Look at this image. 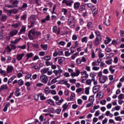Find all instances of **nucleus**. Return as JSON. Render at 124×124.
<instances>
[{
    "label": "nucleus",
    "instance_id": "obj_37",
    "mask_svg": "<svg viewBox=\"0 0 124 124\" xmlns=\"http://www.w3.org/2000/svg\"><path fill=\"white\" fill-rule=\"evenodd\" d=\"M109 70L111 74H114V73H115V69H113V66L111 65L109 66Z\"/></svg>",
    "mask_w": 124,
    "mask_h": 124
},
{
    "label": "nucleus",
    "instance_id": "obj_40",
    "mask_svg": "<svg viewBox=\"0 0 124 124\" xmlns=\"http://www.w3.org/2000/svg\"><path fill=\"white\" fill-rule=\"evenodd\" d=\"M85 5H87L89 8H91V9H93L94 8V6L93 5L92 3L85 4Z\"/></svg>",
    "mask_w": 124,
    "mask_h": 124
},
{
    "label": "nucleus",
    "instance_id": "obj_63",
    "mask_svg": "<svg viewBox=\"0 0 124 124\" xmlns=\"http://www.w3.org/2000/svg\"><path fill=\"white\" fill-rule=\"evenodd\" d=\"M99 96V97H103V93L101 92H99V93H97L96 94V96Z\"/></svg>",
    "mask_w": 124,
    "mask_h": 124
},
{
    "label": "nucleus",
    "instance_id": "obj_30",
    "mask_svg": "<svg viewBox=\"0 0 124 124\" xmlns=\"http://www.w3.org/2000/svg\"><path fill=\"white\" fill-rule=\"evenodd\" d=\"M49 71V68H44L41 70V73H44V74H45Z\"/></svg>",
    "mask_w": 124,
    "mask_h": 124
},
{
    "label": "nucleus",
    "instance_id": "obj_62",
    "mask_svg": "<svg viewBox=\"0 0 124 124\" xmlns=\"http://www.w3.org/2000/svg\"><path fill=\"white\" fill-rule=\"evenodd\" d=\"M105 51L107 52V53H110V52H112V49H111V48L109 47H107L105 49Z\"/></svg>",
    "mask_w": 124,
    "mask_h": 124
},
{
    "label": "nucleus",
    "instance_id": "obj_61",
    "mask_svg": "<svg viewBox=\"0 0 124 124\" xmlns=\"http://www.w3.org/2000/svg\"><path fill=\"white\" fill-rule=\"evenodd\" d=\"M26 47H27V46L26 45H23V46H17L18 48H21L22 50H25Z\"/></svg>",
    "mask_w": 124,
    "mask_h": 124
},
{
    "label": "nucleus",
    "instance_id": "obj_49",
    "mask_svg": "<svg viewBox=\"0 0 124 124\" xmlns=\"http://www.w3.org/2000/svg\"><path fill=\"white\" fill-rule=\"evenodd\" d=\"M47 103H48V104H50V105H54V101L51 99L47 100Z\"/></svg>",
    "mask_w": 124,
    "mask_h": 124
},
{
    "label": "nucleus",
    "instance_id": "obj_56",
    "mask_svg": "<svg viewBox=\"0 0 124 124\" xmlns=\"http://www.w3.org/2000/svg\"><path fill=\"white\" fill-rule=\"evenodd\" d=\"M45 93L46 94L50 93H51V91L49 90V87H47L45 89Z\"/></svg>",
    "mask_w": 124,
    "mask_h": 124
},
{
    "label": "nucleus",
    "instance_id": "obj_42",
    "mask_svg": "<svg viewBox=\"0 0 124 124\" xmlns=\"http://www.w3.org/2000/svg\"><path fill=\"white\" fill-rule=\"evenodd\" d=\"M17 83L19 86L21 87V86H23V85H24V80H23L22 79H20L18 81Z\"/></svg>",
    "mask_w": 124,
    "mask_h": 124
},
{
    "label": "nucleus",
    "instance_id": "obj_36",
    "mask_svg": "<svg viewBox=\"0 0 124 124\" xmlns=\"http://www.w3.org/2000/svg\"><path fill=\"white\" fill-rule=\"evenodd\" d=\"M40 47L42 49H43V50H47V48H48V45L42 44Z\"/></svg>",
    "mask_w": 124,
    "mask_h": 124
},
{
    "label": "nucleus",
    "instance_id": "obj_29",
    "mask_svg": "<svg viewBox=\"0 0 124 124\" xmlns=\"http://www.w3.org/2000/svg\"><path fill=\"white\" fill-rule=\"evenodd\" d=\"M31 25L28 27L29 29L31 28H33L35 25H36V21H30Z\"/></svg>",
    "mask_w": 124,
    "mask_h": 124
},
{
    "label": "nucleus",
    "instance_id": "obj_11",
    "mask_svg": "<svg viewBox=\"0 0 124 124\" xmlns=\"http://www.w3.org/2000/svg\"><path fill=\"white\" fill-rule=\"evenodd\" d=\"M67 80L65 79H62L60 81V84L62 85H65L68 88H70V84L67 83Z\"/></svg>",
    "mask_w": 124,
    "mask_h": 124
},
{
    "label": "nucleus",
    "instance_id": "obj_57",
    "mask_svg": "<svg viewBox=\"0 0 124 124\" xmlns=\"http://www.w3.org/2000/svg\"><path fill=\"white\" fill-rule=\"evenodd\" d=\"M76 96V95L75 94V93H71V96H70V97L71 100H72V99H73V98H74V97H75Z\"/></svg>",
    "mask_w": 124,
    "mask_h": 124
},
{
    "label": "nucleus",
    "instance_id": "obj_43",
    "mask_svg": "<svg viewBox=\"0 0 124 124\" xmlns=\"http://www.w3.org/2000/svg\"><path fill=\"white\" fill-rule=\"evenodd\" d=\"M5 12L7 13V14L8 15V16H11V15L12 14V12L11 10H5Z\"/></svg>",
    "mask_w": 124,
    "mask_h": 124
},
{
    "label": "nucleus",
    "instance_id": "obj_6",
    "mask_svg": "<svg viewBox=\"0 0 124 124\" xmlns=\"http://www.w3.org/2000/svg\"><path fill=\"white\" fill-rule=\"evenodd\" d=\"M62 3L63 4H66V6L71 7L72 6V4L74 3V1H73V0H63L62 1Z\"/></svg>",
    "mask_w": 124,
    "mask_h": 124
},
{
    "label": "nucleus",
    "instance_id": "obj_59",
    "mask_svg": "<svg viewBox=\"0 0 124 124\" xmlns=\"http://www.w3.org/2000/svg\"><path fill=\"white\" fill-rule=\"evenodd\" d=\"M62 102H63V99H61L60 100H59L58 102H57L56 104L57 105H61Z\"/></svg>",
    "mask_w": 124,
    "mask_h": 124
},
{
    "label": "nucleus",
    "instance_id": "obj_21",
    "mask_svg": "<svg viewBox=\"0 0 124 124\" xmlns=\"http://www.w3.org/2000/svg\"><path fill=\"white\" fill-rule=\"evenodd\" d=\"M104 23L106 26H110V25H111L110 20H109V19H107V17L105 18V20L104 21Z\"/></svg>",
    "mask_w": 124,
    "mask_h": 124
},
{
    "label": "nucleus",
    "instance_id": "obj_38",
    "mask_svg": "<svg viewBox=\"0 0 124 124\" xmlns=\"http://www.w3.org/2000/svg\"><path fill=\"white\" fill-rule=\"evenodd\" d=\"M87 28L89 30H91V29H93V23L91 22H89L87 24Z\"/></svg>",
    "mask_w": 124,
    "mask_h": 124
},
{
    "label": "nucleus",
    "instance_id": "obj_28",
    "mask_svg": "<svg viewBox=\"0 0 124 124\" xmlns=\"http://www.w3.org/2000/svg\"><path fill=\"white\" fill-rule=\"evenodd\" d=\"M93 10L92 11V13L93 15V16H95L97 14V12H98V10L96 9L95 7L93 8Z\"/></svg>",
    "mask_w": 124,
    "mask_h": 124
},
{
    "label": "nucleus",
    "instance_id": "obj_32",
    "mask_svg": "<svg viewBox=\"0 0 124 124\" xmlns=\"http://www.w3.org/2000/svg\"><path fill=\"white\" fill-rule=\"evenodd\" d=\"M8 87H7V85L6 84H3L2 85H1L0 87V91H2V90H6L8 89Z\"/></svg>",
    "mask_w": 124,
    "mask_h": 124
},
{
    "label": "nucleus",
    "instance_id": "obj_1",
    "mask_svg": "<svg viewBox=\"0 0 124 124\" xmlns=\"http://www.w3.org/2000/svg\"><path fill=\"white\" fill-rule=\"evenodd\" d=\"M41 34V32L39 31H35L34 29H31L29 31L28 36L30 40H34L36 39L37 36Z\"/></svg>",
    "mask_w": 124,
    "mask_h": 124
},
{
    "label": "nucleus",
    "instance_id": "obj_22",
    "mask_svg": "<svg viewBox=\"0 0 124 124\" xmlns=\"http://www.w3.org/2000/svg\"><path fill=\"white\" fill-rule=\"evenodd\" d=\"M10 106V103L9 102H7L6 103V105L4 107V108L3 109V112H6L7 111V109H8V107Z\"/></svg>",
    "mask_w": 124,
    "mask_h": 124
},
{
    "label": "nucleus",
    "instance_id": "obj_48",
    "mask_svg": "<svg viewBox=\"0 0 124 124\" xmlns=\"http://www.w3.org/2000/svg\"><path fill=\"white\" fill-rule=\"evenodd\" d=\"M45 61H50L51 60V57L50 56H46L43 58Z\"/></svg>",
    "mask_w": 124,
    "mask_h": 124
},
{
    "label": "nucleus",
    "instance_id": "obj_17",
    "mask_svg": "<svg viewBox=\"0 0 124 124\" xmlns=\"http://www.w3.org/2000/svg\"><path fill=\"white\" fill-rule=\"evenodd\" d=\"M27 7H28V4L24 3L22 6L19 8V9L24 11V10L27 9Z\"/></svg>",
    "mask_w": 124,
    "mask_h": 124
},
{
    "label": "nucleus",
    "instance_id": "obj_5",
    "mask_svg": "<svg viewBox=\"0 0 124 124\" xmlns=\"http://www.w3.org/2000/svg\"><path fill=\"white\" fill-rule=\"evenodd\" d=\"M40 80L42 83L46 84L48 82V77L45 75H42L40 77Z\"/></svg>",
    "mask_w": 124,
    "mask_h": 124
},
{
    "label": "nucleus",
    "instance_id": "obj_27",
    "mask_svg": "<svg viewBox=\"0 0 124 124\" xmlns=\"http://www.w3.org/2000/svg\"><path fill=\"white\" fill-rule=\"evenodd\" d=\"M21 39H22V38H19L18 39H16L15 41H11V44H17V43H18V42H19V40H21Z\"/></svg>",
    "mask_w": 124,
    "mask_h": 124
},
{
    "label": "nucleus",
    "instance_id": "obj_33",
    "mask_svg": "<svg viewBox=\"0 0 124 124\" xmlns=\"http://www.w3.org/2000/svg\"><path fill=\"white\" fill-rule=\"evenodd\" d=\"M53 113H56L58 115L61 114V112H62V109L60 108H58L57 109H53Z\"/></svg>",
    "mask_w": 124,
    "mask_h": 124
},
{
    "label": "nucleus",
    "instance_id": "obj_47",
    "mask_svg": "<svg viewBox=\"0 0 124 124\" xmlns=\"http://www.w3.org/2000/svg\"><path fill=\"white\" fill-rule=\"evenodd\" d=\"M89 101L93 104V101H94V97L91 96L89 97Z\"/></svg>",
    "mask_w": 124,
    "mask_h": 124
},
{
    "label": "nucleus",
    "instance_id": "obj_14",
    "mask_svg": "<svg viewBox=\"0 0 124 124\" xmlns=\"http://www.w3.org/2000/svg\"><path fill=\"white\" fill-rule=\"evenodd\" d=\"M33 56H34V54L33 53H32V52L26 53L25 56L26 58H27L26 62H28L29 61V59L31 58H32Z\"/></svg>",
    "mask_w": 124,
    "mask_h": 124
},
{
    "label": "nucleus",
    "instance_id": "obj_13",
    "mask_svg": "<svg viewBox=\"0 0 124 124\" xmlns=\"http://www.w3.org/2000/svg\"><path fill=\"white\" fill-rule=\"evenodd\" d=\"M14 69V68L13 67V66H12V65H8L7 67L6 68L7 73H12V71H13Z\"/></svg>",
    "mask_w": 124,
    "mask_h": 124
},
{
    "label": "nucleus",
    "instance_id": "obj_20",
    "mask_svg": "<svg viewBox=\"0 0 124 124\" xmlns=\"http://www.w3.org/2000/svg\"><path fill=\"white\" fill-rule=\"evenodd\" d=\"M36 17L35 16V15H31L30 16L29 18V21H30V22L36 21Z\"/></svg>",
    "mask_w": 124,
    "mask_h": 124
},
{
    "label": "nucleus",
    "instance_id": "obj_2",
    "mask_svg": "<svg viewBox=\"0 0 124 124\" xmlns=\"http://www.w3.org/2000/svg\"><path fill=\"white\" fill-rule=\"evenodd\" d=\"M99 81L101 84H104L106 81H108V77L106 76H102V72H99L98 74Z\"/></svg>",
    "mask_w": 124,
    "mask_h": 124
},
{
    "label": "nucleus",
    "instance_id": "obj_31",
    "mask_svg": "<svg viewBox=\"0 0 124 124\" xmlns=\"http://www.w3.org/2000/svg\"><path fill=\"white\" fill-rule=\"evenodd\" d=\"M10 47L12 50H16L17 49V46L13 44H10Z\"/></svg>",
    "mask_w": 124,
    "mask_h": 124
},
{
    "label": "nucleus",
    "instance_id": "obj_39",
    "mask_svg": "<svg viewBox=\"0 0 124 124\" xmlns=\"http://www.w3.org/2000/svg\"><path fill=\"white\" fill-rule=\"evenodd\" d=\"M39 95L40 97L41 100H45V99H46V97L44 96V94L40 93Z\"/></svg>",
    "mask_w": 124,
    "mask_h": 124
},
{
    "label": "nucleus",
    "instance_id": "obj_41",
    "mask_svg": "<svg viewBox=\"0 0 124 124\" xmlns=\"http://www.w3.org/2000/svg\"><path fill=\"white\" fill-rule=\"evenodd\" d=\"M15 79V76L12 77L8 81V84L9 85L10 83H12L13 80Z\"/></svg>",
    "mask_w": 124,
    "mask_h": 124
},
{
    "label": "nucleus",
    "instance_id": "obj_24",
    "mask_svg": "<svg viewBox=\"0 0 124 124\" xmlns=\"http://www.w3.org/2000/svg\"><path fill=\"white\" fill-rule=\"evenodd\" d=\"M26 31V26H23L22 29L20 30L18 34H22V33H25Z\"/></svg>",
    "mask_w": 124,
    "mask_h": 124
},
{
    "label": "nucleus",
    "instance_id": "obj_45",
    "mask_svg": "<svg viewBox=\"0 0 124 124\" xmlns=\"http://www.w3.org/2000/svg\"><path fill=\"white\" fill-rule=\"evenodd\" d=\"M115 120L117 122H122V121H123V118H122L121 116H117L115 117Z\"/></svg>",
    "mask_w": 124,
    "mask_h": 124
},
{
    "label": "nucleus",
    "instance_id": "obj_9",
    "mask_svg": "<svg viewBox=\"0 0 124 124\" xmlns=\"http://www.w3.org/2000/svg\"><path fill=\"white\" fill-rule=\"evenodd\" d=\"M10 3L14 6V7H18L19 4V0H11Z\"/></svg>",
    "mask_w": 124,
    "mask_h": 124
},
{
    "label": "nucleus",
    "instance_id": "obj_55",
    "mask_svg": "<svg viewBox=\"0 0 124 124\" xmlns=\"http://www.w3.org/2000/svg\"><path fill=\"white\" fill-rule=\"evenodd\" d=\"M27 14H24L23 16H21V20H24V21L27 20Z\"/></svg>",
    "mask_w": 124,
    "mask_h": 124
},
{
    "label": "nucleus",
    "instance_id": "obj_4",
    "mask_svg": "<svg viewBox=\"0 0 124 124\" xmlns=\"http://www.w3.org/2000/svg\"><path fill=\"white\" fill-rule=\"evenodd\" d=\"M74 16H70L68 20V24L69 25L70 28H73L75 26V22Z\"/></svg>",
    "mask_w": 124,
    "mask_h": 124
},
{
    "label": "nucleus",
    "instance_id": "obj_64",
    "mask_svg": "<svg viewBox=\"0 0 124 124\" xmlns=\"http://www.w3.org/2000/svg\"><path fill=\"white\" fill-rule=\"evenodd\" d=\"M83 91V88H78L76 90V93H81Z\"/></svg>",
    "mask_w": 124,
    "mask_h": 124
},
{
    "label": "nucleus",
    "instance_id": "obj_18",
    "mask_svg": "<svg viewBox=\"0 0 124 124\" xmlns=\"http://www.w3.org/2000/svg\"><path fill=\"white\" fill-rule=\"evenodd\" d=\"M99 88H100V86L99 85H96L93 87V93H96V91H97V90H99Z\"/></svg>",
    "mask_w": 124,
    "mask_h": 124
},
{
    "label": "nucleus",
    "instance_id": "obj_51",
    "mask_svg": "<svg viewBox=\"0 0 124 124\" xmlns=\"http://www.w3.org/2000/svg\"><path fill=\"white\" fill-rule=\"evenodd\" d=\"M67 103H65L64 105L62 106V108H63V111H65L67 109Z\"/></svg>",
    "mask_w": 124,
    "mask_h": 124
},
{
    "label": "nucleus",
    "instance_id": "obj_10",
    "mask_svg": "<svg viewBox=\"0 0 124 124\" xmlns=\"http://www.w3.org/2000/svg\"><path fill=\"white\" fill-rule=\"evenodd\" d=\"M80 6H81V3L80 2H75L74 3V9L75 10H78V9L80 8Z\"/></svg>",
    "mask_w": 124,
    "mask_h": 124
},
{
    "label": "nucleus",
    "instance_id": "obj_25",
    "mask_svg": "<svg viewBox=\"0 0 124 124\" xmlns=\"http://www.w3.org/2000/svg\"><path fill=\"white\" fill-rule=\"evenodd\" d=\"M7 72L6 71L3 70L1 68H0V74L1 75H4L6 76L7 75Z\"/></svg>",
    "mask_w": 124,
    "mask_h": 124
},
{
    "label": "nucleus",
    "instance_id": "obj_3",
    "mask_svg": "<svg viewBox=\"0 0 124 124\" xmlns=\"http://www.w3.org/2000/svg\"><path fill=\"white\" fill-rule=\"evenodd\" d=\"M68 71L69 73H71L70 76L72 77V78H74V77H78L79 75H80V73L81 72L79 69H77L76 70V73L74 72V70L71 68H68Z\"/></svg>",
    "mask_w": 124,
    "mask_h": 124
},
{
    "label": "nucleus",
    "instance_id": "obj_54",
    "mask_svg": "<svg viewBox=\"0 0 124 124\" xmlns=\"http://www.w3.org/2000/svg\"><path fill=\"white\" fill-rule=\"evenodd\" d=\"M118 99L122 100L124 99V94H120L118 96Z\"/></svg>",
    "mask_w": 124,
    "mask_h": 124
},
{
    "label": "nucleus",
    "instance_id": "obj_12",
    "mask_svg": "<svg viewBox=\"0 0 124 124\" xmlns=\"http://www.w3.org/2000/svg\"><path fill=\"white\" fill-rule=\"evenodd\" d=\"M12 51V49H11V47H10V46L7 45V47L5 48L4 52H6L7 54H11V52Z\"/></svg>",
    "mask_w": 124,
    "mask_h": 124
},
{
    "label": "nucleus",
    "instance_id": "obj_44",
    "mask_svg": "<svg viewBox=\"0 0 124 124\" xmlns=\"http://www.w3.org/2000/svg\"><path fill=\"white\" fill-rule=\"evenodd\" d=\"M85 5H82L80 6L79 7V11H81L82 12V11H84L85 10V8H86V7L85 6Z\"/></svg>",
    "mask_w": 124,
    "mask_h": 124
},
{
    "label": "nucleus",
    "instance_id": "obj_15",
    "mask_svg": "<svg viewBox=\"0 0 124 124\" xmlns=\"http://www.w3.org/2000/svg\"><path fill=\"white\" fill-rule=\"evenodd\" d=\"M65 61V58L64 57H61L58 58V63L60 65H62V63H63V62Z\"/></svg>",
    "mask_w": 124,
    "mask_h": 124
},
{
    "label": "nucleus",
    "instance_id": "obj_26",
    "mask_svg": "<svg viewBox=\"0 0 124 124\" xmlns=\"http://www.w3.org/2000/svg\"><path fill=\"white\" fill-rule=\"evenodd\" d=\"M119 41H121V40L119 39H117V40H113L112 41L111 44H112V45H117V44H119Z\"/></svg>",
    "mask_w": 124,
    "mask_h": 124
},
{
    "label": "nucleus",
    "instance_id": "obj_23",
    "mask_svg": "<svg viewBox=\"0 0 124 124\" xmlns=\"http://www.w3.org/2000/svg\"><path fill=\"white\" fill-rule=\"evenodd\" d=\"M15 95L16 96H19V95H21V93H20V88H16L15 93Z\"/></svg>",
    "mask_w": 124,
    "mask_h": 124
},
{
    "label": "nucleus",
    "instance_id": "obj_8",
    "mask_svg": "<svg viewBox=\"0 0 124 124\" xmlns=\"http://www.w3.org/2000/svg\"><path fill=\"white\" fill-rule=\"evenodd\" d=\"M25 56V53H22L21 54H19L16 55V59L18 62H20V61H22V59L23 58H24V56Z\"/></svg>",
    "mask_w": 124,
    "mask_h": 124
},
{
    "label": "nucleus",
    "instance_id": "obj_7",
    "mask_svg": "<svg viewBox=\"0 0 124 124\" xmlns=\"http://www.w3.org/2000/svg\"><path fill=\"white\" fill-rule=\"evenodd\" d=\"M18 33V30H13L10 31L9 37H6L8 40H10V37H13L14 35H16Z\"/></svg>",
    "mask_w": 124,
    "mask_h": 124
},
{
    "label": "nucleus",
    "instance_id": "obj_50",
    "mask_svg": "<svg viewBox=\"0 0 124 124\" xmlns=\"http://www.w3.org/2000/svg\"><path fill=\"white\" fill-rule=\"evenodd\" d=\"M112 62H113V60L112 58H110L108 60L106 61V63H107V64H112Z\"/></svg>",
    "mask_w": 124,
    "mask_h": 124
},
{
    "label": "nucleus",
    "instance_id": "obj_52",
    "mask_svg": "<svg viewBox=\"0 0 124 124\" xmlns=\"http://www.w3.org/2000/svg\"><path fill=\"white\" fill-rule=\"evenodd\" d=\"M100 41H101V40H98L97 39H95L94 43L95 45H98V44H99V43L100 42Z\"/></svg>",
    "mask_w": 124,
    "mask_h": 124
},
{
    "label": "nucleus",
    "instance_id": "obj_35",
    "mask_svg": "<svg viewBox=\"0 0 124 124\" xmlns=\"http://www.w3.org/2000/svg\"><path fill=\"white\" fill-rule=\"evenodd\" d=\"M81 42L82 43H87L88 42V37L86 36L81 39Z\"/></svg>",
    "mask_w": 124,
    "mask_h": 124
},
{
    "label": "nucleus",
    "instance_id": "obj_53",
    "mask_svg": "<svg viewBox=\"0 0 124 124\" xmlns=\"http://www.w3.org/2000/svg\"><path fill=\"white\" fill-rule=\"evenodd\" d=\"M32 67H33V68H34L35 70H39V67H38L37 64H33Z\"/></svg>",
    "mask_w": 124,
    "mask_h": 124
},
{
    "label": "nucleus",
    "instance_id": "obj_46",
    "mask_svg": "<svg viewBox=\"0 0 124 124\" xmlns=\"http://www.w3.org/2000/svg\"><path fill=\"white\" fill-rule=\"evenodd\" d=\"M107 40L105 41V43L106 44H109V43H110V42H111V39H110V38L107 37Z\"/></svg>",
    "mask_w": 124,
    "mask_h": 124
},
{
    "label": "nucleus",
    "instance_id": "obj_34",
    "mask_svg": "<svg viewBox=\"0 0 124 124\" xmlns=\"http://www.w3.org/2000/svg\"><path fill=\"white\" fill-rule=\"evenodd\" d=\"M21 25V22H18L12 25V27L14 28H18V27H20Z\"/></svg>",
    "mask_w": 124,
    "mask_h": 124
},
{
    "label": "nucleus",
    "instance_id": "obj_58",
    "mask_svg": "<svg viewBox=\"0 0 124 124\" xmlns=\"http://www.w3.org/2000/svg\"><path fill=\"white\" fill-rule=\"evenodd\" d=\"M92 66H98L99 65L98 64L97 62L94 61L92 62Z\"/></svg>",
    "mask_w": 124,
    "mask_h": 124
},
{
    "label": "nucleus",
    "instance_id": "obj_19",
    "mask_svg": "<svg viewBox=\"0 0 124 124\" xmlns=\"http://www.w3.org/2000/svg\"><path fill=\"white\" fill-rule=\"evenodd\" d=\"M81 75L83 76V78H88L89 77V74L87 73L86 71L81 72Z\"/></svg>",
    "mask_w": 124,
    "mask_h": 124
},
{
    "label": "nucleus",
    "instance_id": "obj_60",
    "mask_svg": "<svg viewBox=\"0 0 124 124\" xmlns=\"http://www.w3.org/2000/svg\"><path fill=\"white\" fill-rule=\"evenodd\" d=\"M11 10L12 11V13L13 14H16V13H18V10H17L16 9H14Z\"/></svg>",
    "mask_w": 124,
    "mask_h": 124
},
{
    "label": "nucleus",
    "instance_id": "obj_16",
    "mask_svg": "<svg viewBox=\"0 0 124 124\" xmlns=\"http://www.w3.org/2000/svg\"><path fill=\"white\" fill-rule=\"evenodd\" d=\"M0 20L1 21V22H5L6 20H7V16H6L5 14L2 15L0 17Z\"/></svg>",
    "mask_w": 124,
    "mask_h": 124
}]
</instances>
